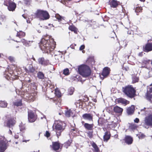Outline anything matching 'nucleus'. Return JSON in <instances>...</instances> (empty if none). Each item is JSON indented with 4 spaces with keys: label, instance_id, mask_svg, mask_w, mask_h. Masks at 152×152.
<instances>
[{
    "label": "nucleus",
    "instance_id": "56",
    "mask_svg": "<svg viewBox=\"0 0 152 152\" xmlns=\"http://www.w3.org/2000/svg\"><path fill=\"white\" fill-rule=\"evenodd\" d=\"M135 123H138L139 121V119L137 118H136L134 120Z\"/></svg>",
    "mask_w": 152,
    "mask_h": 152
},
{
    "label": "nucleus",
    "instance_id": "36",
    "mask_svg": "<svg viewBox=\"0 0 152 152\" xmlns=\"http://www.w3.org/2000/svg\"><path fill=\"white\" fill-rule=\"evenodd\" d=\"M137 27L135 25H132L130 26L129 29L130 30L134 33L137 31Z\"/></svg>",
    "mask_w": 152,
    "mask_h": 152
},
{
    "label": "nucleus",
    "instance_id": "20",
    "mask_svg": "<svg viewBox=\"0 0 152 152\" xmlns=\"http://www.w3.org/2000/svg\"><path fill=\"white\" fill-rule=\"evenodd\" d=\"M86 63L89 65L92 66L94 64L95 61L93 57H90L87 59Z\"/></svg>",
    "mask_w": 152,
    "mask_h": 152
},
{
    "label": "nucleus",
    "instance_id": "62",
    "mask_svg": "<svg viewBox=\"0 0 152 152\" xmlns=\"http://www.w3.org/2000/svg\"><path fill=\"white\" fill-rule=\"evenodd\" d=\"M9 134H12V131L10 129H9Z\"/></svg>",
    "mask_w": 152,
    "mask_h": 152
},
{
    "label": "nucleus",
    "instance_id": "10",
    "mask_svg": "<svg viewBox=\"0 0 152 152\" xmlns=\"http://www.w3.org/2000/svg\"><path fill=\"white\" fill-rule=\"evenodd\" d=\"M38 62L39 65L43 66H47L50 64L49 60L45 59L43 57L39 58Z\"/></svg>",
    "mask_w": 152,
    "mask_h": 152
},
{
    "label": "nucleus",
    "instance_id": "21",
    "mask_svg": "<svg viewBox=\"0 0 152 152\" xmlns=\"http://www.w3.org/2000/svg\"><path fill=\"white\" fill-rule=\"evenodd\" d=\"M90 144L92 147L93 148L92 149L94 152H99L100 150L96 144L93 141L91 142Z\"/></svg>",
    "mask_w": 152,
    "mask_h": 152
},
{
    "label": "nucleus",
    "instance_id": "58",
    "mask_svg": "<svg viewBox=\"0 0 152 152\" xmlns=\"http://www.w3.org/2000/svg\"><path fill=\"white\" fill-rule=\"evenodd\" d=\"M14 137L16 139H18L19 138V135L18 133V134H15L14 136Z\"/></svg>",
    "mask_w": 152,
    "mask_h": 152
},
{
    "label": "nucleus",
    "instance_id": "18",
    "mask_svg": "<svg viewBox=\"0 0 152 152\" xmlns=\"http://www.w3.org/2000/svg\"><path fill=\"white\" fill-rule=\"evenodd\" d=\"M125 142L128 145H130L132 143L133 139L132 137L129 136H126L124 139Z\"/></svg>",
    "mask_w": 152,
    "mask_h": 152
},
{
    "label": "nucleus",
    "instance_id": "28",
    "mask_svg": "<svg viewBox=\"0 0 152 152\" xmlns=\"http://www.w3.org/2000/svg\"><path fill=\"white\" fill-rule=\"evenodd\" d=\"M71 31H73L75 34H77L78 30L77 28L73 25L69 26L68 28Z\"/></svg>",
    "mask_w": 152,
    "mask_h": 152
},
{
    "label": "nucleus",
    "instance_id": "44",
    "mask_svg": "<svg viewBox=\"0 0 152 152\" xmlns=\"http://www.w3.org/2000/svg\"><path fill=\"white\" fill-rule=\"evenodd\" d=\"M63 73L65 75H69V70L67 68L64 69L63 70Z\"/></svg>",
    "mask_w": 152,
    "mask_h": 152
},
{
    "label": "nucleus",
    "instance_id": "57",
    "mask_svg": "<svg viewBox=\"0 0 152 152\" xmlns=\"http://www.w3.org/2000/svg\"><path fill=\"white\" fill-rule=\"evenodd\" d=\"M77 130L76 128H73V129H71V132H73L74 131H75L76 132Z\"/></svg>",
    "mask_w": 152,
    "mask_h": 152
},
{
    "label": "nucleus",
    "instance_id": "14",
    "mask_svg": "<svg viewBox=\"0 0 152 152\" xmlns=\"http://www.w3.org/2000/svg\"><path fill=\"white\" fill-rule=\"evenodd\" d=\"M143 51L146 53L152 51V42H148L143 47Z\"/></svg>",
    "mask_w": 152,
    "mask_h": 152
},
{
    "label": "nucleus",
    "instance_id": "33",
    "mask_svg": "<svg viewBox=\"0 0 152 152\" xmlns=\"http://www.w3.org/2000/svg\"><path fill=\"white\" fill-rule=\"evenodd\" d=\"M25 35V33L22 31H19L17 32L16 36V37H18L19 38H21L24 37Z\"/></svg>",
    "mask_w": 152,
    "mask_h": 152
},
{
    "label": "nucleus",
    "instance_id": "60",
    "mask_svg": "<svg viewBox=\"0 0 152 152\" xmlns=\"http://www.w3.org/2000/svg\"><path fill=\"white\" fill-rule=\"evenodd\" d=\"M112 34H113V35H114V33H111V34H110V37L111 38H113V39H114V37H112L111 35H112Z\"/></svg>",
    "mask_w": 152,
    "mask_h": 152
},
{
    "label": "nucleus",
    "instance_id": "25",
    "mask_svg": "<svg viewBox=\"0 0 152 152\" xmlns=\"http://www.w3.org/2000/svg\"><path fill=\"white\" fill-rule=\"evenodd\" d=\"M113 110L116 113L121 114L123 111V108L117 106H116L113 108Z\"/></svg>",
    "mask_w": 152,
    "mask_h": 152
},
{
    "label": "nucleus",
    "instance_id": "31",
    "mask_svg": "<svg viewBox=\"0 0 152 152\" xmlns=\"http://www.w3.org/2000/svg\"><path fill=\"white\" fill-rule=\"evenodd\" d=\"M65 115L66 117H70L71 115H73V112L72 110L71 109H67L65 111Z\"/></svg>",
    "mask_w": 152,
    "mask_h": 152
},
{
    "label": "nucleus",
    "instance_id": "5",
    "mask_svg": "<svg viewBox=\"0 0 152 152\" xmlns=\"http://www.w3.org/2000/svg\"><path fill=\"white\" fill-rule=\"evenodd\" d=\"M63 124L62 122H59L57 123L55 126V132L58 138L61 136V133L65 129V127L63 126Z\"/></svg>",
    "mask_w": 152,
    "mask_h": 152
},
{
    "label": "nucleus",
    "instance_id": "3",
    "mask_svg": "<svg viewBox=\"0 0 152 152\" xmlns=\"http://www.w3.org/2000/svg\"><path fill=\"white\" fill-rule=\"evenodd\" d=\"M78 71L79 74L85 77L89 76L91 73V70L90 67L86 64H82L78 68Z\"/></svg>",
    "mask_w": 152,
    "mask_h": 152
},
{
    "label": "nucleus",
    "instance_id": "64",
    "mask_svg": "<svg viewBox=\"0 0 152 152\" xmlns=\"http://www.w3.org/2000/svg\"><path fill=\"white\" fill-rule=\"evenodd\" d=\"M140 1L142 2H144L145 1V0H139Z\"/></svg>",
    "mask_w": 152,
    "mask_h": 152
},
{
    "label": "nucleus",
    "instance_id": "15",
    "mask_svg": "<svg viewBox=\"0 0 152 152\" xmlns=\"http://www.w3.org/2000/svg\"><path fill=\"white\" fill-rule=\"evenodd\" d=\"M108 3L110 7L113 8H116L120 5V2L115 0H109Z\"/></svg>",
    "mask_w": 152,
    "mask_h": 152
},
{
    "label": "nucleus",
    "instance_id": "61",
    "mask_svg": "<svg viewBox=\"0 0 152 152\" xmlns=\"http://www.w3.org/2000/svg\"><path fill=\"white\" fill-rule=\"evenodd\" d=\"M29 140H23L22 141L23 142H26L27 141H28Z\"/></svg>",
    "mask_w": 152,
    "mask_h": 152
},
{
    "label": "nucleus",
    "instance_id": "49",
    "mask_svg": "<svg viewBox=\"0 0 152 152\" xmlns=\"http://www.w3.org/2000/svg\"><path fill=\"white\" fill-rule=\"evenodd\" d=\"M122 69L123 70H125L126 71H128L129 70V68L128 66L124 65L122 67Z\"/></svg>",
    "mask_w": 152,
    "mask_h": 152
},
{
    "label": "nucleus",
    "instance_id": "16",
    "mask_svg": "<svg viewBox=\"0 0 152 152\" xmlns=\"http://www.w3.org/2000/svg\"><path fill=\"white\" fill-rule=\"evenodd\" d=\"M82 117L84 119L88 120L90 121H93V115L92 114L85 113L82 115Z\"/></svg>",
    "mask_w": 152,
    "mask_h": 152
},
{
    "label": "nucleus",
    "instance_id": "29",
    "mask_svg": "<svg viewBox=\"0 0 152 152\" xmlns=\"http://www.w3.org/2000/svg\"><path fill=\"white\" fill-rule=\"evenodd\" d=\"M24 70L28 73H33L35 70V68L32 66H30L29 69H28L26 67L24 68Z\"/></svg>",
    "mask_w": 152,
    "mask_h": 152
},
{
    "label": "nucleus",
    "instance_id": "8",
    "mask_svg": "<svg viewBox=\"0 0 152 152\" xmlns=\"http://www.w3.org/2000/svg\"><path fill=\"white\" fill-rule=\"evenodd\" d=\"M28 120L30 123L34 122L37 119L38 116L36 112L29 110L28 112Z\"/></svg>",
    "mask_w": 152,
    "mask_h": 152
},
{
    "label": "nucleus",
    "instance_id": "46",
    "mask_svg": "<svg viewBox=\"0 0 152 152\" xmlns=\"http://www.w3.org/2000/svg\"><path fill=\"white\" fill-rule=\"evenodd\" d=\"M129 127L131 129L134 130L137 128V126L135 124H131L130 125Z\"/></svg>",
    "mask_w": 152,
    "mask_h": 152
},
{
    "label": "nucleus",
    "instance_id": "13",
    "mask_svg": "<svg viewBox=\"0 0 152 152\" xmlns=\"http://www.w3.org/2000/svg\"><path fill=\"white\" fill-rule=\"evenodd\" d=\"M110 68L108 67H105L104 68L101 74V75L103 77H102L100 76L101 79L103 80L104 78L107 77L110 73Z\"/></svg>",
    "mask_w": 152,
    "mask_h": 152
},
{
    "label": "nucleus",
    "instance_id": "22",
    "mask_svg": "<svg viewBox=\"0 0 152 152\" xmlns=\"http://www.w3.org/2000/svg\"><path fill=\"white\" fill-rule=\"evenodd\" d=\"M117 102L118 103H121L125 105L129 103V101L122 98H120L117 99Z\"/></svg>",
    "mask_w": 152,
    "mask_h": 152
},
{
    "label": "nucleus",
    "instance_id": "4",
    "mask_svg": "<svg viewBox=\"0 0 152 152\" xmlns=\"http://www.w3.org/2000/svg\"><path fill=\"white\" fill-rule=\"evenodd\" d=\"M36 17L39 18L41 20L48 19L50 18L49 13L46 10H37L34 14Z\"/></svg>",
    "mask_w": 152,
    "mask_h": 152
},
{
    "label": "nucleus",
    "instance_id": "50",
    "mask_svg": "<svg viewBox=\"0 0 152 152\" xmlns=\"http://www.w3.org/2000/svg\"><path fill=\"white\" fill-rule=\"evenodd\" d=\"M44 136L47 137L48 138L50 136V133L48 131H46L45 133L44 134Z\"/></svg>",
    "mask_w": 152,
    "mask_h": 152
},
{
    "label": "nucleus",
    "instance_id": "53",
    "mask_svg": "<svg viewBox=\"0 0 152 152\" xmlns=\"http://www.w3.org/2000/svg\"><path fill=\"white\" fill-rule=\"evenodd\" d=\"M122 47L120 46H119L118 47H117V48L116 49V51L117 52V53H118V51L120 50Z\"/></svg>",
    "mask_w": 152,
    "mask_h": 152
},
{
    "label": "nucleus",
    "instance_id": "11",
    "mask_svg": "<svg viewBox=\"0 0 152 152\" xmlns=\"http://www.w3.org/2000/svg\"><path fill=\"white\" fill-rule=\"evenodd\" d=\"M7 147V142L3 138H0V152H4Z\"/></svg>",
    "mask_w": 152,
    "mask_h": 152
},
{
    "label": "nucleus",
    "instance_id": "9",
    "mask_svg": "<svg viewBox=\"0 0 152 152\" xmlns=\"http://www.w3.org/2000/svg\"><path fill=\"white\" fill-rule=\"evenodd\" d=\"M16 120L15 118H11L5 121L4 125L5 126L9 128L13 129V127L15 126L16 123Z\"/></svg>",
    "mask_w": 152,
    "mask_h": 152
},
{
    "label": "nucleus",
    "instance_id": "59",
    "mask_svg": "<svg viewBox=\"0 0 152 152\" xmlns=\"http://www.w3.org/2000/svg\"><path fill=\"white\" fill-rule=\"evenodd\" d=\"M13 46L15 48H19V45H16V44H14V45Z\"/></svg>",
    "mask_w": 152,
    "mask_h": 152
},
{
    "label": "nucleus",
    "instance_id": "6",
    "mask_svg": "<svg viewBox=\"0 0 152 152\" xmlns=\"http://www.w3.org/2000/svg\"><path fill=\"white\" fill-rule=\"evenodd\" d=\"M63 146V144L61 143L58 141L53 142L52 145L50 147L51 149L56 152L61 151Z\"/></svg>",
    "mask_w": 152,
    "mask_h": 152
},
{
    "label": "nucleus",
    "instance_id": "47",
    "mask_svg": "<svg viewBox=\"0 0 152 152\" xmlns=\"http://www.w3.org/2000/svg\"><path fill=\"white\" fill-rule=\"evenodd\" d=\"M55 94H56V95L59 98L61 96V93L58 90H56Z\"/></svg>",
    "mask_w": 152,
    "mask_h": 152
},
{
    "label": "nucleus",
    "instance_id": "2",
    "mask_svg": "<svg viewBox=\"0 0 152 152\" xmlns=\"http://www.w3.org/2000/svg\"><path fill=\"white\" fill-rule=\"evenodd\" d=\"M122 91L127 96L131 99L136 95V90L132 85H128L123 87Z\"/></svg>",
    "mask_w": 152,
    "mask_h": 152
},
{
    "label": "nucleus",
    "instance_id": "1",
    "mask_svg": "<svg viewBox=\"0 0 152 152\" xmlns=\"http://www.w3.org/2000/svg\"><path fill=\"white\" fill-rule=\"evenodd\" d=\"M55 43L53 40L50 39L48 36H44L39 43L40 49L43 53H50L53 50L55 47Z\"/></svg>",
    "mask_w": 152,
    "mask_h": 152
},
{
    "label": "nucleus",
    "instance_id": "27",
    "mask_svg": "<svg viewBox=\"0 0 152 152\" xmlns=\"http://www.w3.org/2000/svg\"><path fill=\"white\" fill-rule=\"evenodd\" d=\"M134 106H131L128 107L127 109L126 112L129 115H132L134 113Z\"/></svg>",
    "mask_w": 152,
    "mask_h": 152
},
{
    "label": "nucleus",
    "instance_id": "40",
    "mask_svg": "<svg viewBox=\"0 0 152 152\" xmlns=\"http://www.w3.org/2000/svg\"><path fill=\"white\" fill-rule=\"evenodd\" d=\"M75 91V88L73 87H71L69 88L68 90V94L70 95H72L73 94Z\"/></svg>",
    "mask_w": 152,
    "mask_h": 152
},
{
    "label": "nucleus",
    "instance_id": "12",
    "mask_svg": "<svg viewBox=\"0 0 152 152\" xmlns=\"http://www.w3.org/2000/svg\"><path fill=\"white\" fill-rule=\"evenodd\" d=\"M4 5L7 7V8L10 11H14L16 7V4L14 2L9 1L8 4H4Z\"/></svg>",
    "mask_w": 152,
    "mask_h": 152
},
{
    "label": "nucleus",
    "instance_id": "42",
    "mask_svg": "<svg viewBox=\"0 0 152 152\" xmlns=\"http://www.w3.org/2000/svg\"><path fill=\"white\" fill-rule=\"evenodd\" d=\"M10 61L11 63H15V60L14 57L12 56H9L8 58Z\"/></svg>",
    "mask_w": 152,
    "mask_h": 152
},
{
    "label": "nucleus",
    "instance_id": "51",
    "mask_svg": "<svg viewBox=\"0 0 152 152\" xmlns=\"http://www.w3.org/2000/svg\"><path fill=\"white\" fill-rule=\"evenodd\" d=\"M10 73L11 74V75H13V77H16L14 73V72L13 71L11 70H9Z\"/></svg>",
    "mask_w": 152,
    "mask_h": 152
},
{
    "label": "nucleus",
    "instance_id": "55",
    "mask_svg": "<svg viewBox=\"0 0 152 152\" xmlns=\"http://www.w3.org/2000/svg\"><path fill=\"white\" fill-rule=\"evenodd\" d=\"M128 34H134V33L132 31H131L130 29H129V30L128 31Z\"/></svg>",
    "mask_w": 152,
    "mask_h": 152
},
{
    "label": "nucleus",
    "instance_id": "54",
    "mask_svg": "<svg viewBox=\"0 0 152 152\" xmlns=\"http://www.w3.org/2000/svg\"><path fill=\"white\" fill-rule=\"evenodd\" d=\"M145 137V135L143 134H141L140 135L139 138H143Z\"/></svg>",
    "mask_w": 152,
    "mask_h": 152
},
{
    "label": "nucleus",
    "instance_id": "17",
    "mask_svg": "<svg viewBox=\"0 0 152 152\" xmlns=\"http://www.w3.org/2000/svg\"><path fill=\"white\" fill-rule=\"evenodd\" d=\"M9 70H6L4 72V77L8 80L9 79H15L16 78V77H13V75H11L10 73Z\"/></svg>",
    "mask_w": 152,
    "mask_h": 152
},
{
    "label": "nucleus",
    "instance_id": "52",
    "mask_svg": "<svg viewBox=\"0 0 152 152\" xmlns=\"http://www.w3.org/2000/svg\"><path fill=\"white\" fill-rule=\"evenodd\" d=\"M85 48V45H81L79 48V50H83Z\"/></svg>",
    "mask_w": 152,
    "mask_h": 152
},
{
    "label": "nucleus",
    "instance_id": "45",
    "mask_svg": "<svg viewBox=\"0 0 152 152\" xmlns=\"http://www.w3.org/2000/svg\"><path fill=\"white\" fill-rule=\"evenodd\" d=\"M142 8L141 7H137L135 9V11L137 13V15H138V13L142 11Z\"/></svg>",
    "mask_w": 152,
    "mask_h": 152
},
{
    "label": "nucleus",
    "instance_id": "7",
    "mask_svg": "<svg viewBox=\"0 0 152 152\" xmlns=\"http://www.w3.org/2000/svg\"><path fill=\"white\" fill-rule=\"evenodd\" d=\"M145 99L152 104V82L147 87V91L145 94Z\"/></svg>",
    "mask_w": 152,
    "mask_h": 152
},
{
    "label": "nucleus",
    "instance_id": "43",
    "mask_svg": "<svg viewBox=\"0 0 152 152\" xmlns=\"http://www.w3.org/2000/svg\"><path fill=\"white\" fill-rule=\"evenodd\" d=\"M151 61L149 59L143 60L142 61V65H148L150 62Z\"/></svg>",
    "mask_w": 152,
    "mask_h": 152
},
{
    "label": "nucleus",
    "instance_id": "32",
    "mask_svg": "<svg viewBox=\"0 0 152 152\" xmlns=\"http://www.w3.org/2000/svg\"><path fill=\"white\" fill-rule=\"evenodd\" d=\"M55 17L59 22H61L63 20H64V17L61 16L58 14L57 13L55 14Z\"/></svg>",
    "mask_w": 152,
    "mask_h": 152
},
{
    "label": "nucleus",
    "instance_id": "26",
    "mask_svg": "<svg viewBox=\"0 0 152 152\" xmlns=\"http://www.w3.org/2000/svg\"><path fill=\"white\" fill-rule=\"evenodd\" d=\"M21 42L22 43L23 45L26 47H29L31 45L32 41H27L24 39H23L21 40Z\"/></svg>",
    "mask_w": 152,
    "mask_h": 152
},
{
    "label": "nucleus",
    "instance_id": "19",
    "mask_svg": "<svg viewBox=\"0 0 152 152\" xmlns=\"http://www.w3.org/2000/svg\"><path fill=\"white\" fill-rule=\"evenodd\" d=\"M94 124H89L87 123H84L83 126L85 128L88 130H92L94 129Z\"/></svg>",
    "mask_w": 152,
    "mask_h": 152
},
{
    "label": "nucleus",
    "instance_id": "41",
    "mask_svg": "<svg viewBox=\"0 0 152 152\" xmlns=\"http://www.w3.org/2000/svg\"><path fill=\"white\" fill-rule=\"evenodd\" d=\"M93 130L92 131H88L87 133V135L88 137L90 138H92L93 137Z\"/></svg>",
    "mask_w": 152,
    "mask_h": 152
},
{
    "label": "nucleus",
    "instance_id": "24",
    "mask_svg": "<svg viewBox=\"0 0 152 152\" xmlns=\"http://www.w3.org/2000/svg\"><path fill=\"white\" fill-rule=\"evenodd\" d=\"M110 132L107 131L103 136V141L104 142H107L110 138Z\"/></svg>",
    "mask_w": 152,
    "mask_h": 152
},
{
    "label": "nucleus",
    "instance_id": "35",
    "mask_svg": "<svg viewBox=\"0 0 152 152\" xmlns=\"http://www.w3.org/2000/svg\"><path fill=\"white\" fill-rule=\"evenodd\" d=\"M72 142V140H68L64 143V147L66 148H67L70 145Z\"/></svg>",
    "mask_w": 152,
    "mask_h": 152
},
{
    "label": "nucleus",
    "instance_id": "38",
    "mask_svg": "<svg viewBox=\"0 0 152 152\" xmlns=\"http://www.w3.org/2000/svg\"><path fill=\"white\" fill-rule=\"evenodd\" d=\"M132 83H137L138 82L139 80V78L138 77H137L135 76H134L132 77Z\"/></svg>",
    "mask_w": 152,
    "mask_h": 152
},
{
    "label": "nucleus",
    "instance_id": "39",
    "mask_svg": "<svg viewBox=\"0 0 152 152\" xmlns=\"http://www.w3.org/2000/svg\"><path fill=\"white\" fill-rule=\"evenodd\" d=\"M7 103L6 102L1 101L0 102V106L2 107H7Z\"/></svg>",
    "mask_w": 152,
    "mask_h": 152
},
{
    "label": "nucleus",
    "instance_id": "34",
    "mask_svg": "<svg viewBox=\"0 0 152 152\" xmlns=\"http://www.w3.org/2000/svg\"><path fill=\"white\" fill-rule=\"evenodd\" d=\"M22 100L21 99H19L16 101L15 102H14L13 103V104L14 105L17 107L21 106L22 104Z\"/></svg>",
    "mask_w": 152,
    "mask_h": 152
},
{
    "label": "nucleus",
    "instance_id": "48",
    "mask_svg": "<svg viewBox=\"0 0 152 152\" xmlns=\"http://www.w3.org/2000/svg\"><path fill=\"white\" fill-rule=\"evenodd\" d=\"M104 121V120L102 119H99L98 121V123L99 125L102 126V125L104 123V122H103Z\"/></svg>",
    "mask_w": 152,
    "mask_h": 152
},
{
    "label": "nucleus",
    "instance_id": "63",
    "mask_svg": "<svg viewBox=\"0 0 152 152\" xmlns=\"http://www.w3.org/2000/svg\"><path fill=\"white\" fill-rule=\"evenodd\" d=\"M32 59H33V60H34V61H36V59H35V58L33 57V56L32 58Z\"/></svg>",
    "mask_w": 152,
    "mask_h": 152
},
{
    "label": "nucleus",
    "instance_id": "37",
    "mask_svg": "<svg viewBox=\"0 0 152 152\" xmlns=\"http://www.w3.org/2000/svg\"><path fill=\"white\" fill-rule=\"evenodd\" d=\"M37 77L39 79H44V75L43 73L41 72H39L37 73Z\"/></svg>",
    "mask_w": 152,
    "mask_h": 152
},
{
    "label": "nucleus",
    "instance_id": "30",
    "mask_svg": "<svg viewBox=\"0 0 152 152\" xmlns=\"http://www.w3.org/2000/svg\"><path fill=\"white\" fill-rule=\"evenodd\" d=\"M20 131L22 132H24L26 130V126L25 124H23L22 122L20 123L19 125Z\"/></svg>",
    "mask_w": 152,
    "mask_h": 152
},
{
    "label": "nucleus",
    "instance_id": "23",
    "mask_svg": "<svg viewBox=\"0 0 152 152\" xmlns=\"http://www.w3.org/2000/svg\"><path fill=\"white\" fill-rule=\"evenodd\" d=\"M37 94V92L34 91L33 92L29 94L28 96V99L33 101L35 99ZM26 97H27V96H26Z\"/></svg>",
    "mask_w": 152,
    "mask_h": 152
}]
</instances>
